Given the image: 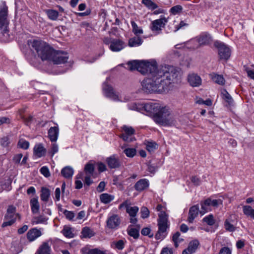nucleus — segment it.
<instances>
[{"mask_svg": "<svg viewBox=\"0 0 254 254\" xmlns=\"http://www.w3.org/2000/svg\"><path fill=\"white\" fill-rule=\"evenodd\" d=\"M131 25L132 27V31L135 35H137L143 33L142 29L138 27L137 24L134 21H131Z\"/></svg>", "mask_w": 254, "mask_h": 254, "instance_id": "nucleus-42", "label": "nucleus"}, {"mask_svg": "<svg viewBox=\"0 0 254 254\" xmlns=\"http://www.w3.org/2000/svg\"><path fill=\"white\" fill-rule=\"evenodd\" d=\"M42 232L37 228H34L29 230L27 233V240L31 242L42 235Z\"/></svg>", "mask_w": 254, "mask_h": 254, "instance_id": "nucleus-20", "label": "nucleus"}, {"mask_svg": "<svg viewBox=\"0 0 254 254\" xmlns=\"http://www.w3.org/2000/svg\"><path fill=\"white\" fill-rule=\"evenodd\" d=\"M74 171L70 166H66L63 168L61 171L62 175L65 178L69 179L73 176Z\"/></svg>", "mask_w": 254, "mask_h": 254, "instance_id": "nucleus-30", "label": "nucleus"}, {"mask_svg": "<svg viewBox=\"0 0 254 254\" xmlns=\"http://www.w3.org/2000/svg\"><path fill=\"white\" fill-rule=\"evenodd\" d=\"M23 157L22 153H19L15 154L12 159L13 162L15 164H19L20 162V160Z\"/></svg>", "mask_w": 254, "mask_h": 254, "instance_id": "nucleus-57", "label": "nucleus"}, {"mask_svg": "<svg viewBox=\"0 0 254 254\" xmlns=\"http://www.w3.org/2000/svg\"><path fill=\"white\" fill-rule=\"evenodd\" d=\"M214 45L218 49L220 59L227 60L229 59L231 56V50L227 45L219 41H215Z\"/></svg>", "mask_w": 254, "mask_h": 254, "instance_id": "nucleus-9", "label": "nucleus"}, {"mask_svg": "<svg viewBox=\"0 0 254 254\" xmlns=\"http://www.w3.org/2000/svg\"><path fill=\"white\" fill-rule=\"evenodd\" d=\"M59 151V146L58 145L54 142L51 145V148L50 151L49 152V153L50 154L51 156L53 157L55 153H57Z\"/></svg>", "mask_w": 254, "mask_h": 254, "instance_id": "nucleus-48", "label": "nucleus"}, {"mask_svg": "<svg viewBox=\"0 0 254 254\" xmlns=\"http://www.w3.org/2000/svg\"><path fill=\"white\" fill-rule=\"evenodd\" d=\"M212 38L209 33L208 32H202L194 39H191L188 43L189 45L190 44L196 43V46H190L191 50L197 49L201 47L208 45L212 42Z\"/></svg>", "mask_w": 254, "mask_h": 254, "instance_id": "nucleus-4", "label": "nucleus"}, {"mask_svg": "<svg viewBox=\"0 0 254 254\" xmlns=\"http://www.w3.org/2000/svg\"><path fill=\"white\" fill-rule=\"evenodd\" d=\"M34 153L38 158L44 156L46 153V149L43 147L42 144L35 146L33 149Z\"/></svg>", "mask_w": 254, "mask_h": 254, "instance_id": "nucleus-26", "label": "nucleus"}, {"mask_svg": "<svg viewBox=\"0 0 254 254\" xmlns=\"http://www.w3.org/2000/svg\"><path fill=\"white\" fill-rule=\"evenodd\" d=\"M139 210L138 207L136 206H127L126 212L130 216V222L132 224H135L137 222V219L136 217V214Z\"/></svg>", "mask_w": 254, "mask_h": 254, "instance_id": "nucleus-17", "label": "nucleus"}, {"mask_svg": "<svg viewBox=\"0 0 254 254\" xmlns=\"http://www.w3.org/2000/svg\"><path fill=\"white\" fill-rule=\"evenodd\" d=\"M59 135L58 126L51 127L48 132V137L52 142H56Z\"/></svg>", "mask_w": 254, "mask_h": 254, "instance_id": "nucleus-19", "label": "nucleus"}, {"mask_svg": "<svg viewBox=\"0 0 254 254\" xmlns=\"http://www.w3.org/2000/svg\"><path fill=\"white\" fill-rule=\"evenodd\" d=\"M30 204L32 212L34 214L38 213L40 209L38 196L31 198L30 201Z\"/></svg>", "mask_w": 254, "mask_h": 254, "instance_id": "nucleus-25", "label": "nucleus"}, {"mask_svg": "<svg viewBox=\"0 0 254 254\" xmlns=\"http://www.w3.org/2000/svg\"><path fill=\"white\" fill-rule=\"evenodd\" d=\"M45 12L50 20L54 21L57 20L59 16L58 11L54 9H46Z\"/></svg>", "mask_w": 254, "mask_h": 254, "instance_id": "nucleus-35", "label": "nucleus"}, {"mask_svg": "<svg viewBox=\"0 0 254 254\" xmlns=\"http://www.w3.org/2000/svg\"><path fill=\"white\" fill-rule=\"evenodd\" d=\"M17 146L20 148L26 150L29 147V142L24 139H20L18 142Z\"/></svg>", "mask_w": 254, "mask_h": 254, "instance_id": "nucleus-44", "label": "nucleus"}, {"mask_svg": "<svg viewBox=\"0 0 254 254\" xmlns=\"http://www.w3.org/2000/svg\"><path fill=\"white\" fill-rule=\"evenodd\" d=\"M50 196V190L46 188H42L41 189V193L40 194L41 199L45 202L49 200Z\"/></svg>", "mask_w": 254, "mask_h": 254, "instance_id": "nucleus-36", "label": "nucleus"}, {"mask_svg": "<svg viewBox=\"0 0 254 254\" xmlns=\"http://www.w3.org/2000/svg\"><path fill=\"white\" fill-rule=\"evenodd\" d=\"M40 173L45 177L48 178L50 176L51 174L49 169L47 166H43L40 170Z\"/></svg>", "mask_w": 254, "mask_h": 254, "instance_id": "nucleus-52", "label": "nucleus"}, {"mask_svg": "<svg viewBox=\"0 0 254 254\" xmlns=\"http://www.w3.org/2000/svg\"><path fill=\"white\" fill-rule=\"evenodd\" d=\"M92 175H86L84 179V183L87 186H89L91 185L93 183V181L91 179V177Z\"/></svg>", "mask_w": 254, "mask_h": 254, "instance_id": "nucleus-61", "label": "nucleus"}, {"mask_svg": "<svg viewBox=\"0 0 254 254\" xmlns=\"http://www.w3.org/2000/svg\"><path fill=\"white\" fill-rule=\"evenodd\" d=\"M103 90L106 97L115 101H120L118 95L115 93L111 86L104 83L103 86Z\"/></svg>", "mask_w": 254, "mask_h": 254, "instance_id": "nucleus-15", "label": "nucleus"}, {"mask_svg": "<svg viewBox=\"0 0 254 254\" xmlns=\"http://www.w3.org/2000/svg\"><path fill=\"white\" fill-rule=\"evenodd\" d=\"M175 121L171 114L170 109L166 106L160 107V125L171 126L175 125Z\"/></svg>", "mask_w": 254, "mask_h": 254, "instance_id": "nucleus-8", "label": "nucleus"}, {"mask_svg": "<svg viewBox=\"0 0 254 254\" xmlns=\"http://www.w3.org/2000/svg\"><path fill=\"white\" fill-rule=\"evenodd\" d=\"M243 211L246 216L254 219V209L250 205L243 206Z\"/></svg>", "mask_w": 254, "mask_h": 254, "instance_id": "nucleus-33", "label": "nucleus"}, {"mask_svg": "<svg viewBox=\"0 0 254 254\" xmlns=\"http://www.w3.org/2000/svg\"><path fill=\"white\" fill-rule=\"evenodd\" d=\"M219 254H231V250L228 247H224L221 249Z\"/></svg>", "mask_w": 254, "mask_h": 254, "instance_id": "nucleus-62", "label": "nucleus"}, {"mask_svg": "<svg viewBox=\"0 0 254 254\" xmlns=\"http://www.w3.org/2000/svg\"><path fill=\"white\" fill-rule=\"evenodd\" d=\"M0 142L1 145H2L3 147L7 146L10 143L9 138L7 136H4V137L1 138L0 139Z\"/></svg>", "mask_w": 254, "mask_h": 254, "instance_id": "nucleus-56", "label": "nucleus"}, {"mask_svg": "<svg viewBox=\"0 0 254 254\" xmlns=\"http://www.w3.org/2000/svg\"><path fill=\"white\" fill-rule=\"evenodd\" d=\"M63 234L66 238H72L74 234L72 232L71 229L68 227H64L62 230Z\"/></svg>", "mask_w": 254, "mask_h": 254, "instance_id": "nucleus-43", "label": "nucleus"}, {"mask_svg": "<svg viewBox=\"0 0 254 254\" xmlns=\"http://www.w3.org/2000/svg\"><path fill=\"white\" fill-rule=\"evenodd\" d=\"M225 228L229 232H234L235 230V226L230 223L229 220H226L224 223Z\"/></svg>", "mask_w": 254, "mask_h": 254, "instance_id": "nucleus-51", "label": "nucleus"}, {"mask_svg": "<svg viewBox=\"0 0 254 254\" xmlns=\"http://www.w3.org/2000/svg\"><path fill=\"white\" fill-rule=\"evenodd\" d=\"M124 153L128 157L132 158L136 154V150L134 148H127L124 149Z\"/></svg>", "mask_w": 254, "mask_h": 254, "instance_id": "nucleus-40", "label": "nucleus"}, {"mask_svg": "<svg viewBox=\"0 0 254 254\" xmlns=\"http://www.w3.org/2000/svg\"><path fill=\"white\" fill-rule=\"evenodd\" d=\"M168 22V18L161 15L160 16V31L162 28H164L166 23Z\"/></svg>", "mask_w": 254, "mask_h": 254, "instance_id": "nucleus-55", "label": "nucleus"}, {"mask_svg": "<svg viewBox=\"0 0 254 254\" xmlns=\"http://www.w3.org/2000/svg\"><path fill=\"white\" fill-rule=\"evenodd\" d=\"M221 95L222 99L225 100L229 106L233 105L234 100L231 96L225 89H221Z\"/></svg>", "mask_w": 254, "mask_h": 254, "instance_id": "nucleus-27", "label": "nucleus"}, {"mask_svg": "<svg viewBox=\"0 0 254 254\" xmlns=\"http://www.w3.org/2000/svg\"><path fill=\"white\" fill-rule=\"evenodd\" d=\"M128 69L137 70L142 75L149 74L141 82L143 90L148 93L158 92L159 91V73L156 60H133L127 64Z\"/></svg>", "mask_w": 254, "mask_h": 254, "instance_id": "nucleus-1", "label": "nucleus"}, {"mask_svg": "<svg viewBox=\"0 0 254 254\" xmlns=\"http://www.w3.org/2000/svg\"><path fill=\"white\" fill-rule=\"evenodd\" d=\"M124 43L121 40L115 39L111 41L110 49L113 52H119L124 48Z\"/></svg>", "mask_w": 254, "mask_h": 254, "instance_id": "nucleus-21", "label": "nucleus"}, {"mask_svg": "<svg viewBox=\"0 0 254 254\" xmlns=\"http://www.w3.org/2000/svg\"><path fill=\"white\" fill-rule=\"evenodd\" d=\"M158 147V144L153 141H147L146 143V148L150 153L154 152Z\"/></svg>", "mask_w": 254, "mask_h": 254, "instance_id": "nucleus-39", "label": "nucleus"}, {"mask_svg": "<svg viewBox=\"0 0 254 254\" xmlns=\"http://www.w3.org/2000/svg\"><path fill=\"white\" fill-rule=\"evenodd\" d=\"M141 106L148 115L150 116L157 124H159V103L149 102L143 103Z\"/></svg>", "mask_w": 254, "mask_h": 254, "instance_id": "nucleus-7", "label": "nucleus"}, {"mask_svg": "<svg viewBox=\"0 0 254 254\" xmlns=\"http://www.w3.org/2000/svg\"><path fill=\"white\" fill-rule=\"evenodd\" d=\"M191 181L195 186H199L201 183L200 179L196 176H192Z\"/></svg>", "mask_w": 254, "mask_h": 254, "instance_id": "nucleus-64", "label": "nucleus"}, {"mask_svg": "<svg viewBox=\"0 0 254 254\" xmlns=\"http://www.w3.org/2000/svg\"><path fill=\"white\" fill-rule=\"evenodd\" d=\"M121 222L120 217L118 215L112 214L108 217L106 225L109 229L116 230L119 228Z\"/></svg>", "mask_w": 254, "mask_h": 254, "instance_id": "nucleus-12", "label": "nucleus"}, {"mask_svg": "<svg viewBox=\"0 0 254 254\" xmlns=\"http://www.w3.org/2000/svg\"><path fill=\"white\" fill-rule=\"evenodd\" d=\"M16 208L14 206L10 205L8 206L6 213L4 217V222L1 225L2 227L12 225L16 222L17 217L19 219H20V215L16 213Z\"/></svg>", "mask_w": 254, "mask_h": 254, "instance_id": "nucleus-5", "label": "nucleus"}, {"mask_svg": "<svg viewBox=\"0 0 254 254\" xmlns=\"http://www.w3.org/2000/svg\"><path fill=\"white\" fill-rule=\"evenodd\" d=\"M115 245L118 250H122L125 247V242L123 240H120L117 242Z\"/></svg>", "mask_w": 254, "mask_h": 254, "instance_id": "nucleus-60", "label": "nucleus"}, {"mask_svg": "<svg viewBox=\"0 0 254 254\" xmlns=\"http://www.w3.org/2000/svg\"><path fill=\"white\" fill-rule=\"evenodd\" d=\"M115 196L107 193H104L100 195V200L104 204H108L114 200Z\"/></svg>", "mask_w": 254, "mask_h": 254, "instance_id": "nucleus-29", "label": "nucleus"}, {"mask_svg": "<svg viewBox=\"0 0 254 254\" xmlns=\"http://www.w3.org/2000/svg\"><path fill=\"white\" fill-rule=\"evenodd\" d=\"M28 44L32 51H35L38 57L43 61H50L54 49L47 43L39 40L28 41Z\"/></svg>", "mask_w": 254, "mask_h": 254, "instance_id": "nucleus-3", "label": "nucleus"}, {"mask_svg": "<svg viewBox=\"0 0 254 254\" xmlns=\"http://www.w3.org/2000/svg\"><path fill=\"white\" fill-rule=\"evenodd\" d=\"M188 81L192 87L199 86L202 82L200 77L194 73H191L188 75Z\"/></svg>", "mask_w": 254, "mask_h": 254, "instance_id": "nucleus-16", "label": "nucleus"}, {"mask_svg": "<svg viewBox=\"0 0 254 254\" xmlns=\"http://www.w3.org/2000/svg\"><path fill=\"white\" fill-rule=\"evenodd\" d=\"M181 233L179 232H176L172 237V241L174 243L176 248H178L180 243L184 241L181 237Z\"/></svg>", "mask_w": 254, "mask_h": 254, "instance_id": "nucleus-38", "label": "nucleus"}, {"mask_svg": "<svg viewBox=\"0 0 254 254\" xmlns=\"http://www.w3.org/2000/svg\"><path fill=\"white\" fill-rule=\"evenodd\" d=\"M209 203H210V207H217L219 203H221L222 201L220 199H213L211 200L209 198Z\"/></svg>", "mask_w": 254, "mask_h": 254, "instance_id": "nucleus-59", "label": "nucleus"}, {"mask_svg": "<svg viewBox=\"0 0 254 254\" xmlns=\"http://www.w3.org/2000/svg\"><path fill=\"white\" fill-rule=\"evenodd\" d=\"M203 221L209 226H212L214 224L215 222L212 214H209L204 217Z\"/></svg>", "mask_w": 254, "mask_h": 254, "instance_id": "nucleus-46", "label": "nucleus"}, {"mask_svg": "<svg viewBox=\"0 0 254 254\" xmlns=\"http://www.w3.org/2000/svg\"><path fill=\"white\" fill-rule=\"evenodd\" d=\"M94 170L95 166L94 164L88 162L85 165L84 171L85 175H93Z\"/></svg>", "mask_w": 254, "mask_h": 254, "instance_id": "nucleus-37", "label": "nucleus"}, {"mask_svg": "<svg viewBox=\"0 0 254 254\" xmlns=\"http://www.w3.org/2000/svg\"><path fill=\"white\" fill-rule=\"evenodd\" d=\"M98 170L99 172H103L107 170L106 165L102 162H99L97 164Z\"/></svg>", "mask_w": 254, "mask_h": 254, "instance_id": "nucleus-58", "label": "nucleus"}, {"mask_svg": "<svg viewBox=\"0 0 254 254\" xmlns=\"http://www.w3.org/2000/svg\"><path fill=\"white\" fill-rule=\"evenodd\" d=\"M210 76L215 83L219 85H224L225 83V80L222 75L213 72L210 74Z\"/></svg>", "mask_w": 254, "mask_h": 254, "instance_id": "nucleus-24", "label": "nucleus"}, {"mask_svg": "<svg viewBox=\"0 0 254 254\" xmlns=\"http://www.w3.org/2000/svg\"><path fill=\"white\" fill-rule=\"evenodd\" d=\"M140 213L141 218L145 219L149 216V211L146 207L142 206L140 209Z\"/></svg>", "mask_w": 254, "mask_h": 254, "instance_id": "nucleus-49", "label": "nucleus"}, {"mask_svg": "<svg viewBox=\"0 0 254 254\" xmlns=\"http://www.w3.org/2000/svg\"><path fill=\"white\" fill-rule=\"evenodd\" d=\"M142 3L150 9L153 10L157 7V5L151 0H142Z\"/></svg>", "mask_w": 254, "mask_h": 254, "instance_id": "nucleus-41", "label": "nucleus"}, {"mask_svg": "<svg viewBox=\"0 0 254 254\" xmlns=\"http://www.w3.org/2000/svg\"><path fill=\"white\" fill-rule=\"evenodd\" d=\"M170 223L169 215L162 210V206L160 205V239L162 240L167 236V230L169 228Z\"/></svg>", "mask_w": 254, "mask_h": 254, "instance_id": "nucleus-6", "label": "nucleus"}, {"mask_svg": "<svg viewBox=\"0 0 254 254\" xmlns=\"http://www.w3.org/2000/svg\"><path fill=\"white\" fill-rule=\"evenodd\" d=\"M128 234L132 237L134 239H137L139 236V229L137 228H130V229L127 230Z\"/></svg>", "mask_w": 254, "mask_h": 254, "instance_id": "nucleus-45", "label": "nucleus"}, {"mask_svg": "<svg viewBox=\"0 0 254 254\" xmlns=\"http://www.w3.org/2000/svg\"><path fill=\"white\" fill-rule=\"evenodd\" d=\"M149 183L146 179H141L138 181L134 185V189L138 191L141 192L147 189L149 187Z\"/></svg>", "mask_w": 254, "mask_h": 254, "instance_id": "nucleus-18", "label": "nucleus"}, {"mask_svg": "<svg viewBox=\"0 0 254 254\" xmlns=\"http://www.w3.org/2000/svg\"><path fill=\"white\" fill-rule=\"evenodd\" d=\"M209 201H210L209 198H207L204 201L201 202V210L199 211V212L202 215L204 214L206 212L211 210Z\"/></svg>", "mask_w": 254, "mask_h": 254, "instance_id": "nucleus-32", "label": "nucleus"}, {"mask_svg": "<svg viewBox=\"0 0 254 254\" xmlns=\"http://www.w3.org/2000/svg\"><path fill=\"white\" fill-rule=\"evenodd\" d=\"M142 40L139 37H134L129 39L128 46L130 47H137L142 43Z\"/></svg>", "mask_w": 254, "mask_h": 254, "instance_id": "nucleus-31", "label": "nucleus"}, {"mask_svg": "<svg viewBox=\"0 0 254 254\" xmlns=\"http://www.w3.org/2000/svg\"><path fill=\"white\" fill-rule=\"evenodd\" d=\"M183 7L180 5H177L170 9V12L174 15L179 14L182 12Z\"/></svg>", "mask_w": 254, "mask_h": 254, "instance_id": "nucleus-47", "label": "nucleus"}, {"mask_svg": "<svg viewBox=\"0 0 254 254\" xmlns=\"http://www.w3.org/2000/svg\"><path fill=\"white\" fill-rule=\"evenodd\" d=\"M107 251H102L98 248L92 249L91 254H106Z\"/></svg>", "mask_w": 254, "mask_h": 254, "instance_id": "nucleus-63", "label": "nucleus"}, {"mask_svg": "<svg viewBox=\"0 0 254 254\" xmlns=\"http://www.w3.org/2000/svg\"><path fill=\"white\" fill-rule=\"evenodd\" d=\"M81 234L83 238H90L95 235V233L89 227H85L82 229Z\"/></svg>", "mask_w": 254, "mask_h": 254, "instance_id": "nucleus-34", "label": "nucleus"}, {"mask_svg": "<svg viewBox=\"0 0 254 254\" xmlns=\"http://www.w3.org/2000/svg\"><path fill=\"white\" fill-rule=\"evenodd\" d=\"M198 245L199 242L197 240L190 242L188 247L183 251L182 254H192L195 251Z\"/></svg>", "mask_w": 254, "mask_h": 254, "instance_id": "nucleus-23", "label": "nucleus"}, {"mask_svg": "<svg viewBox=\"0 0 254 254\" xmlns=\"http://www.w3.org/2000/svg\"><path fill=\"white\" fill-rule=\"evenodd\" d=\"M51 247L48 243L44 242L39 248L37 253L38 254H50Z\"/></svg>", "mask_w": 254, "mask_h": 254, "instance_id": "nucleus-28", "label": "nucleus"}, {"mask_svg": "<svg viewBox=\"0 0 254 254\" xmlns=\"http://www.w3.org/2000/svg\"><path fill=\"white\" fill-rule=\"evenodd\" d=\"M63 213L66 218L69 220H72L74 217V213L72 211L64 210Z\"/></svg>", "mask_w": 254, "mask_h": 254, "instance_id": "nucleus-54", "label": "nucleus"}, {"mask_svg": "<svg viewBox=\"0 0 254 254\" xmlns=\"http://www.w3.org/2000/svg\"><path fill=\"white\" fill-rule=\"evenodd\" d=\"M122 128L124 132L121 135V138L125 141H132L134 139V137L133 136L135 133L134 129L132 127L127 126H124Z\"/></svg>", "mask_w": 254, "mask_h": 254, "instance_id": "nucleus-13", "label": "nucleus"}, {"mask_svg": "<svg viewBox=\"0 0 254 254\" xmlns=\"http://www.w3.org/2000/svg\"><path fill=\"white\" fill-rule=\"evenodd\" d=\"M150 28L152 31H159V19H156L151 22Z\"/></svg>", "mask_w": 254, "mask_h": 254, "instance_id": "nucleus-50", "label": "nucleus"}, {"mask_svg": "<svg viewBox=\"0 0 254 254\" xmlns=\"http://www.w3.org/2000/svg\"><path fill=\"white\" fill-rule=\"evenodd\" d=\"M199 212V206L198 205H193L190 208L188 218V221L189 223L193 222L194 219L197 216Z\"/></svg>", "mask_w": 254, "mask_h": 254, "instance_id": "nucleus-22", "label": "nucleus"}, {"mask_svg": "<svg viewBox=\"0 0 254 254\" xmlns=\"http://www.w3.org/2000/svg\"><path fill=\"white\" fill-rule=\"evenodd\" d=\"M180 72L173 66L165 65L160 67V93H167L172 90L173 83L179 79Z\"/></svg>", "mask_w": 254, "mask_h": 254, "instance_id": "nucleus-2", "label": "nucleus"}, {"mask_svg": "<svg viewBox=\"0 0 254 254\" xmlns=\"http://www.w3.org/2000/svg\"><path fill=\"white\" fill-rule=\"evenodd\" d=\"M106 162L110 169L119 168L121 165L120 160L116 154H113L107 157Z\"/></svg>", "mask_w": 254, "mask_h": 254, "instance_id": "nucleus-14", "label": "nucleus"}, {"mask_svg": "<svg viewBox=\"0 0 254 254\" xmlns=\"http://www.w3.org/2000/svg\"><path fill=\"white\" fill-rule=\"evenodd\" d=\"M68 60V56L67 53L54 50L50 62L59 64L66 63Z\"/></svg>", "mask_w": 254, "mask_h": 254, "instance_id": "nucleus-11", "label": "nucleus"}, {"mask_svg": "<svg viewBox=\"0 0 254 254\" xmlns=\"http://www.w3.org/2000/svg\"><path fill=\"white\" fill-rule=\"evenodd\" d=\"M8 8L6 5H2L0 7V30H2L3 34L8 32L7 27L9 21L7 18Z\"/></svg>", "mask_w": 254, "mask_h": 254, "instance_id": "nucleus-10", "label": "nucleus"}, {"mask_svg": "<svg viewBox=\"0 0 254 254\" xmlns=\"http://www.w3.org/2000/svg\"><path fill=\"white\" fill-rule=\"evenodd\" d=\"M189 23L187 20L181 21L178 25L175 26V31H177L180 29L183 28L185 26H188Z\"/></svg>", "mask_w": 254, "mask_h": 254, "instance_id": "nucleus-53", "label": "nucleus"}]
</instances>
